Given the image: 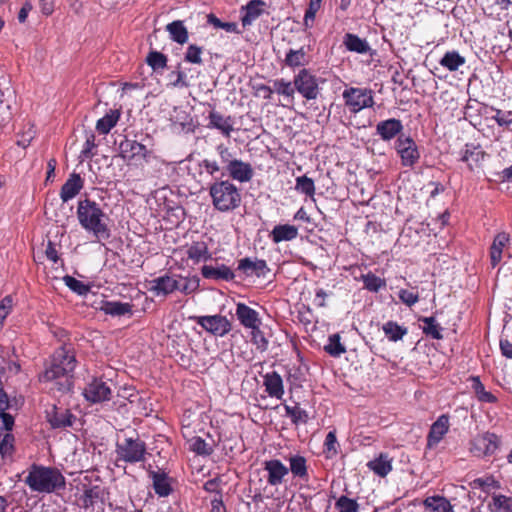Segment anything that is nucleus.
Here are the masks:
<instances>
[{
	"label": "nucleus",
	"mask_w": 512,
	"mask_h": 512,
	"mask_svg": "<svg viewBox=\"0 0 512 512\" xmlns=\"http://www.w3.org/2000/svg\"><path fill=\"white\" fill-rule=\"evenodd\" d=\"M286 416L291 418L294 424L306 423L308 415L305 410L299 406L284 405Z\"/></svg>",
	"instance_id": "50"
},
{
	"label": "nucleus",
	"mask_w": 512,
	"mask_h": 512,
	"mask_svg": "<svg viewBox=\"0 0 512 512\" xmlns=\"http://www.w3.org/2000/svg\"><path fill=\"white\" fill-rule=\"evenodd\" d=\"M101 310L111 316H122L132 311V305L119 301H106L103 303Z\"/></svg>",
	"instance_id": "34"
},
{
	"label": "nucleus",
	"mask_w": 512,
	"mask_h": 512,
	"mask_svg": "<svg viewBox=\"0 0 512 512\" xmlns=\"http://www.w3.org/2000/svg\"><path fill=\"white\" fill-rule=\"evenodd\" d=\"M285 65L290 68H297L308 64L307 50L305 47L290 49L285 56Z\"/></svg>",
	"instance_id": "29"
},
{
	"label": "nucleus",
	"mask_w": 512,
	"mask_h": 512,
	"mask_svg": "<svg viewBox=\"0 0 512 512\" xmlns=\"http://www.w3.org/2000/svg\"><path fill=\"white\" fill-rule=\"evenodd\" d=\"M149 475L152 478L153 488L157 495L166 497L171 493L172 488L169 478L164 471H150Z\"/></svg>",
	"instance_id": "26"
},
{
	"label": "nucleus",
	"mask_w": 512,
	"mask_h": 512,
	"mask_svg": "<svg viewBox=\"0 0 512 512\" xmlns=\"http://www.w3.org/2000/svg\"><path fill=\"white\" fill-rule=\"evenodd\" d=\"M25 483L32 491L39 493H52L66 486L65 477L57 468L36 464L31 466Z\"/></svg>",
	"instance_id": "3"
},
{
	"label": "nucleus",
	"mask_w": 512,
	"mask_h": 512,
	"mask_svg": "<svg viewBox=\"0 0 512 512\" xmlns=\"http://www.w3.org/2000/svg\"><path fill=\"white\" fill-rule=\"evenodd\" d=\"M13 300L11 296H6L0 301V327L3 324V321L8 316L12 309Z\"/></svg>",
	"instance_id": "59"
},
{
	"label": "nucleus",
	"mask_w": 512,
	"mask_h": 512,
	"mask_svg": "<svg viewBox=\"0 0 512 512\" xmlns=\"http://www.w3.org/2000/svg\"><path fill=\"white\" fill-rule=\"evenodd\" d=\"M488 508L491 512H512V497L495 494L488 503Z\"/></svg>",
	"instance_id": "36"
},
{
	"label": "nucleus",
	"mask_w": 512,
	"mask_h": 512,
	"mask_svg": "<svg viewBox=\"0 0 512 512\" xmlns=\"http://www.w3.org/2000/svg\"><path fill=\"white\" fill-rule=\"evenodd\" d=\"M472 388L476 394V397L479 401L485 403H494L497 398L489 391L485 390L484 385L480 381L479 377H472Z\"/></svg>",
	"instance_id": "43"
},
{
	"label": "nucleus",
	"mask_w": 512,
	"mask_h": 512,
	"mask_svg": "<svg viewBox=\"0 0 512 512\" xmlns=\"http://www.w3.org/2000/svg\"><path fill=\"white\" fill-rule=\"evenodd\" d=\"M382 330L386 338L391 342L401 340L408 333V329L405 326L399 325L397 322L392 320L384 323Z\"/></svg>",
	"instance_id": "31"
},
{
	"label": "nucleus",
	"mask_w": 512,
	"mask_h": 512,
	"mask_svg": "<svg viewBox=\"0 0 512 512\" xmlns=\"http://www.w3.org/2000/svg\"><path fill=\"white\" fill-rule=\"evenodd\" d=\"M298 236V228L290 224H280L274 226L270 233V238L274 243L283 241H292Z\"/></svg>",
	"instance_id": "24"
},
{
	"label": "nucleus",
	"mask_w": 512,
	"mask_h": 512,
	"mask_svg": "<svg viewBox=\"0 0 512 512\" xmlns=\"http://www.w3.org/2000/svg\"><path fill=\"white\" fill-rule=\"evenodd\" d=\"M120 118V111L110 110L104 117L100 118L96 123V130L100 134H108L113 127L116 126Z\"/></svg>",
	"instance_id": "32"
},
{
	"label": "nucleus",
	"mask_w": 512,
	"mask_h": 512,
	"mask_svg": "<svg viewBox=\"0 0 512 512\" xmlns=\"http://www.w3.org/2000/svg\"><path fill=\"white\" fill-rule=\"evenodd\" d=\"M398 296L399 299L409 307L415 305L419 301L418 294L407 289H401Z\"/></svg>",
	"instance_id": "58"
},
{
	"label": "nucleus",
	"mask_w": 512,
	"mask_h": 512,
	"mask_svg": "<svg viewBox=\"0 0 512 512\" xmlns=\"http://www.w3.org/2000/svg\"><path fill=\"white\" fill-rule=\"evenodd\" d=\"M227 169L230 176L239 182H248L253 177V169L249 163L233 160L228 164Z\"/></svg>",
	"instance_id": "21"
},
{
	"label": "nucleus",
	"mask_w": 512,
	"mask_h": 512,
	"mask_svg": "<svg viewBox=\"0 0 512 512\" xmlns=\"http://www.w3.org/2000/svg\"><path fill=\"white\" fill-rule=\"evenodd\" d=\"M210 195L214 206L218 210L224 211V181L215 182L210 188Z\"/></svg>",
	"instance_id": "46"
},
{
	"label": "nucleus",
	"mask_w": 512,
	"mask_h": 512,
	"mask_svg": "<svg viewBox=\"0 0 512 512\" xmlns=\"http://www.w3.org/2000/svg\"><path fill=\"white\" fill-rule=\"evenodd\" d=\"M486 152L482 150L480 145L466 144L461 151V161L467 163L470 171L479 168L484 161Z\"/></svg>",
	"instance_id": "14"
},
{
	"label": "nucleus",
	"mask_w": 512,
	"mask_h": 512,
	"mask_svg": "<svg viewBox=\"0 0 512 512\" xmlns=\"http://www.w3.org/2000/svg\"><path fill=\"white\" fill-rule=\"evenodd\" d=\"M63 281L65 285L71 289L73 292L77 293L78 295H86L90 288L88 285L84 284L83 282L77 280L76 278L66 275L63 277Z\"/></svg>",
	"instance_id": "51"
},
{
	"label": "nucleus",
	"mask_w": 512,
	"mask_h": 512,
	"mask_svg": "<svg viewBox=\"0 0 512 512\" xmlns=\"http://www.w3.org/2000/svg\"><path fill=\"white\" fill-rule=\"evenodd\" d=\"M396 150L401 158V163L403 166L411 167L420 158L417 145L415 141L409 136L401 135L398 137L396 141Z\"/></svg>",
	"instance_id": "9"
},
{
	"label": "nucleus",
	"mask_w": 512,
	"mask_h": 512,
	"mask_svg": "<svg viewBox=\"0 0 512 512\" xmlns=\"http://www.w3.org/2000/svg\"><path fill=\"white\" fill-rule=\"evenodd\" d=\"M511 115H512L511 111H509L505 114L500 109H497L496 114L492 118L496 121V123L499 126L507 127L512 124V118H508Z\"/></svg>",
	"instance_id": "63"
},
{
	"label": "nucleus",
	"mask_w": 512,
	"mask_h": 512,
	"mask_svg": "<svg viewBox=\"0 0 512 512\" xmlns=\"http://www.w3.org/2000/svg\"><path fill=\"white\" fill-rule=\"evenodd\" d=\"M95 139V134L92 131L86 132V140L81 151L83 158H92L94 156L92 150L96 147Z\"/></svg>",
	"instance_id": "57"
},
{
	"label": "nucleus",
	"mask_w": 512,
	"mask_h": 512,
	"mask_svg": "<svg viewBox=\"0 0 512 512\" xmlns=\"http://www.w3.org/2000/svg\"><path fill=\"white\" fill-rule=\"evenodd\" d=\"M76 367L74 353L61 346L53 353L49 366L40 375L41 381H56L57 389L68 392L73 387L72 373Z\"/></svg>",
	"instance_id": "1"
},
{
	"label": "nucleus",
	"mask_w": 512,
	"mask_h": 512,
	"mask_svg": "<svg viewBox=\"0 0 512 512\" xmlns=\"http://www.w3.org/2000/svg\"><path fill=\"white\" fill-rule=\"evenodd\" d=\"M222 486H223L222 478L220 475H217L214 478L209 479L208 481L205 482L204 489L208 493L215 494V497H220V496H222V493H221Z\"/></svg>",
	"instance_id": "54"
},
{
	"label": "nucleus",
	"mask_w": 512,
	"mask_h": 512,
	"mask_svg": "<svg viewBox=\"0 0 512 512\" xmlns=\"http://www.w3.org/2000/svg\"><path fill=\"white\" fill-rule=\"evenodd\" d=\"M84 181L77 173H72L63 184L60 191V198L63 202H67L74 198L83 188Z\"/></svg>",
	"instance_id": "19"
},
{
	"label": "nucleus",
	"mask_w": 512,
	"mask_h": 512,
	"mask_svg": "<svg viewBox=\"0 0 512 512\" xmlns=\"http://www.w3.org/2000/svg\"><path fill=\"white\" fill-rule=\"evenodd\" d=\"M207 245L203 241L193 242L186 251L188 259L194 263H199L202 260L207 259Z\"/></svg>",
	"instance_id": "40"
},
{
	"label": "nucleus",
	"mask_w": 512,
	"mask_h": 512,
	"mask_svg": "<svg viewBox=\"0 0 512 512\" xmlns=\"http://www.w3.org/2000/svg\"><path fill=\"white\" fill-rule=\"evenodd\" d=\"M360 280L363 282L364 288L370 292L377 293L386 287V280L376 276L372 272L362 274Z\"/></svg>",
	"instance_id": "39"
},
{
	"label": "nucleus",
	"mask_w": 512,
	"mask_h": 512,
	"mask_svg": "<svg viewBox=\"0 0 512 512\" xmlns=\"http://www.w3.org/2000/svg\"><path fill=\"white\" fill-rule=\"evenodd\" d=\"M289 471L294 477L306 479L308 477L306 459L300 455H294L289 458Z\"/></svg>",
	"instance_id": "38"
},
{
	"label": "nucleus",
	"mask_w": 512,
	"mask_h": 512,
	"mask_svg": "<svg viewBox=\"0 0 512 512\" xmlns=\"http://www.w3.org/2000/svg\"><path fill=\"white\" fill-rule=\"evenodd\" d=\"M343 43L346 49L351 52L365 54L370 50V46L365 39H361L352 33L345 34Z\"/></svg>",
	"instance_id": "30"
},
{
	"label": "nucleus",
	"mask_w": 512,
	"mask_h": 512,
	"mask_svg": "<svg viewBox=\"0 0 512 512\" xmlns=\"http://www.w3.org/2000/svg\"><path fill=\"white\" fill-rule=\"evenodd\" d=\"M111 388L102 379H93L84 389L85 399L91 403H101L111 398Z\"/></svg>",
	"instance_id": "12"
},
{
	"label": "nucleus",
	"mask_w": 512,
	"mask_h": 512,
	"mask_svg": "<svg viewBox=\"0 0 512 512\" xmlns=\"http://www.w3.org/2000/svg\"><path fill=\"white\" fill-rule=\"evenodd\" d=\"M403 129V125L400 120L391 118L384 121H380L376 125V133L384 141H389L398 135Z\"/></svg>",
	"instance_id": "20"
},
{
	"label": "nucleus",
	"mask_w": 512,
	"mask_h": 512,
	"mask_svg": "<svg viewBox=\"0 0 512 512\" xmlns=\"http://www.w3.org/2000/svg\"><path fill=\"white\" fill-rule=\"evenodd\" d=\"M265 2L262 0H251L242 7L241 23L243 28L250 26L264 12Z\"/></svg>",
	"instance_id": "18"
},
{
	"label": "nucleus",
	"mask_w": 512,
	"mask_h": 512,
	"mask_svg": "<svg viewBox=\"0 0 512 512\" xmlns=\"http://www.w3.org/2000/svg\"><path fill=\"white\" fill-rule=\"evenodd\" d=\"M466 60L457 51H448L440 59L439 64L449 71H456L465 64Z\"/></svg>",
	"instance_id": "33"
},
{
	"label": "nucleus",
	"mask_w": 512,
	"mask_h": 512,
	"mask_svg": "<svg viewBox=\"0 0 512 512\" xmlns=\"http://www.w3.org/2000/svg\"><path fill=\"white\" fill-rule=\"evenodd\" d=\"M424 326H423V332L431 336L433 339L440 340L443 338V335L441 334L442 328L437 323L436 319L434 317H421L419 319Z\"/></svg>",
	"instance_id": "42"
},
{
	"label": "nucleus",
	"mask_w": 512,
	"mask_h": 512,
	"mask_svg": "<svg viewBox=\"0 0 512 512\" xmlns=\"http://www.w3.org/2000/svg\"><path fill=\"white\" fill-rule=\"evenodd\" d=\"M509 241V235L505 232L498 233L490 248L491 264L495 267L502 259L503 249Z\"/></svg>",
	"instance_id": "28"
},
{
	"label": "nucleus",
	"mask_w": 512,
	"mask_h": 512,
	"mask_svg": "<svg viewBox=\"0 0 512 512\" xmlns=\"http://www.w3.org/2000/svg\"><path fill=\"white\" fill-rule=\"evenodd\" d=\"M265 392L271 397L281 400L284 396V385L282 377L275 371L268 372L263 376Z\"/></svg>",
	"instance_id": "15"
},
{
	"label": "nucleus",
	"mask_w": 512,
	"mask_h": 512,
	"mask_svg": "<svg viewBox=\"0 0 512 512\" xmlns=\"http://www.w3.org/2000/svg\"><path fill=\"white\" fill-rule=\"evenodd\" d=\"M202 275L206 279L221 280L224 279V268L204 265L201 269Z\"/></svg>",
	"instance_id": "55"
},
{
	"label": "nucleus",
	"mask_w": 512,
	"mask_h": 512,
	"mask_svg": "<svg viewBox=\"0 0 512 512\" xmlns=\"http://www.w3.org/2000/svg\"><path fill=\"white\" fill-rule=\"evenodd\" d=\"M197 324L213 335H224V318L220 315L197 317Z\"/></svg>",
	"instance_id": "23"
},
{
	"label": "nucleus",
	"mask_w": 512,
	"mask_h": 512,
	"mask_svg": "<svg viewBox=\"0 0 512 512\" xmlns=\"http://www.w3.org/2000/svg\"><path fill=\"white\" fill-rule=\"evenodd\" d=\"M166 30L169 32L170 37L173 41L184 44L188 40V31L180 20L173 21L166 26Z\"/></svg>",
	"instance_id": "35"
},
{
	"label": "nucleus",
	"mask_w": 512,
	"mask_h": 512,
	"mask_svg": "<svg viewBox=\"0 0 512 512\" xmlns=\"http://www.w3.org/2000/svg\"><path fill=\"white\" fill-rule=\"evenodd\" d=\"M273 87L275 93L284 96L290 102L293 101L295 94L293 82L280 78L273 81Z\"/></svg>",
	"instance_id": "41"
},
{
	"label": "nucleus",
	"mask_w": 512,
	"mask_h": 512,
	"mask_svg": "<svg viewBox=\"0 0 512 512\" xmlns=\"http://www.w3.org/2000/svg\"><path fill=\"white\" fill-rule=\"evenodd\" d=\"M368 467L378 476L385 477L392 470L391 459L388 455L380 454L368 463Z\"/></svg>",
	"instance_id": "37"
},
{
	"label": "nucleus",
	"mask_w": 512,
	"mask_h": 512,
	"mask_svg": "<svg viewBox=\"0 0 512 512\" xmlns=\"http://www.w3.org/2000/svg\"><path fill=\"white\" fill-rule=\"evenodd\" d=\"M500 445V439L494 433H484L477 436L471 442V453L479 458L489 457L495 454Z\"/></svg>",
	"instance_id": "8"
},
{
	"label": "nucleus",
	"mask_w": 512,
	"mask_h": 512,
	"mask_svg": "<svg viewBox=\"0 0 512 512\" xmlns=\"http://www.w3.org/2000/svg\"><path fill=\"white\" fill-rule=\"evenodd\" d=\"M77 218L80 225L89 232H92L98 239H108L110 231L106 220V214L99 204L88 198L80 200L77 206Z\"/></svg>",
	"instance_id": "2"
},
{
	"label": "nucleus",
	"mask_w": 512,
	"mask_h": 512,
	"mask_svg": "<svg viewBox=\"0 0 512 512\" xmlns=\"http://www.w3.org/2000/svg\"><path fill=\"white\" fill-rule=\"evenodd\" d=\"M324 350L333 357H339L346 352L345 346L340 342L339 334H332L328 338V343Z\"/></svg>",
	"instance_id": "44"
},
{
	"label": "nucleus",
	"mask_w": 512,
	"mask_h": 512,
	"mask_svg": "<svg viewBox=\"0 0 512 512\" xmlns=\"http://www.w3.org/2000/svg\"><path fill=\"white\" fill-rule=\"evenodd\" d=\"M236 315L240 323L246 328L256 329L260 323L258 313L243 303L237 305Z\"/></svg>",
	"instance_id": "22"
},
{
	"label": "nucleus",
	"mask_w": 512,
	"mask_h": 512,
	"mask_svg": "<svg viewBox=\"0 0 512 512\" xmlns=\"http://www.w3.org/2000/svg\"><path fill=\"white\" fill-rule=\"evenodd\" d=\"M118 149L119 156L128 163L132 161L146 160L149 154L145 145L126 137L119 143Z\"/></svg>",
	"instance_id": "10"
},
{
	"label": "nucleus",
	"mask_w": 512,
	"mask_h": 512,
	"mask_svg": "<svg viewBox=\"0 0 512 512\" xmlns=\"http://www.w3.org/2000/svg\"><path fill=\"white\" fill-rule=\"evenodd\" d=\"M147 64L154 70L163 69L167 65V57L158 51H151L146 58Z\"/></svg>",
	"instance_id": "49"
},
{
	"label": "nucleus",
	"mask_w": 512,
	"mask_h": 512,
	"mask_svg": "<svg viewBox=\"0 0 512 512\" xmlns=\"http://www.w3.org/2000/svg\"><path fill=\"white\" fill-rule=\"evenodd\" d=\"M295 190L308 197H313L315 194V183L312 178L306 175L299 176L295 180Z\"/></svg>",
	"instance_id": "45"
},
{
	"label": "nucleus",
	"mask_w": 512,
	"mask_h": 512,
	"mask_svg": "<svg viewBox=\"0 0 512 512\" xmlns=\"http://www.w3.org/2000/svg\"><path fill=\"white\" fill-rule=\"evenodd\" d=\"M449 430V416L441 415L438 419L432 424L428 437H427V445L432 448L436 446L444 437V435Z\"/></svg>",
	"instance_id": "17"
},
{
	"label": "nucleus",
	"mask_w": 512,
	"mask_h": 512,
	"mask_svg": "<svg viewBox=\"0 0 512 512\" xmlns=\"http://www.w3.org/2000/svg\"><path fill=\"white\" fill-rule=\"evenodd\" d=\"M295 90L306 100H315L319 95V83L308 69H301L293 79Z\"/></svg>",
	"instance_id": "7"
},
{
	"label": "nucleus",
	"mask_w": 512,
	"mask_h": 512,
	"mask_svg": "<svg viewBox=\"0 0 512 512\" xmlns=\"http://www.w3.org/2000/svg\"><path fill=\"white\" fill-rule=\"evenodd\" d=\"M241 203V195L233 184L226 182V210L234 209Z\"/></svg>",
	"instance_id": "47"
},
{
	"label": "nucleus",
	"mask_w": 512,
	"mask_h": 512,
	"mask_svg": "<svg viewBox=\"0 0 512 512\" xmlns=\"http://www.w3.org/2000/svg\"><path fill=\"white\" fill-rule=\"evenodd\" d=\"M190 449L197 454H207V444L200 437H194L190 440Z\"/></svg>",
	"instance_id": "61"
},
{
	"label": "nucleus",
	"mask_w": 512,
	"mask_h": 512,
	"mask_svg": "<svg viewBox=\"0 0 512 512\" xmlns=\"http://www.w3.org/2000/svg\"><path fill=\"white\" fill-rule=\"evenodd\" d=\"M335 508L338 512H359V504L357 501L344 495L336 500Z\"/></svg>",
	"instance_id": "48"
},
{
	"label": "nucleus",
	"mask_w": 512,
	"mask_h": 512,
	"mask_svg": "<svg viewBox=\"0 0 512 512\" xmlns=\"http://www.w3.org/2000/svg\"><path fill=\"white\" fill-rule=\"evenodd\" d=\"M46 420L53 429H64L71 427L76 416L67 408L52 405L46 409Z\"/></svg>",
	"instance_id": "11"
},
{
	"label": "nucleus",
	"mask_w": 512,
	"mask_h": 512,
	"mask_svg": "<svg viewBox=\"0 0 512 512\" xmlns=\"http://www.w3.org/2000/svg\"><path fill=\"white\" fill-rule=\"evenodd\" d=\"M210 125L224 132V118L216 112L210 113Z\"/></svg>",
	"instance_id": "64"
},
{
	"label": "nucleus",
	"mask_w": 512,
	"mask_h": 512,
	"mask_svg": "<svg viewBox=\"0 0 512 512\" xmlns=\"http://www.w3.org/2000/svg\"><path fill=\"white\" fill-rule=\"evenodd\" d=\"M199 282L200 280L197 276L183 277L178 274L165 273L149 282V290L156 296H166L175 291H180L187 295L199 288Z\"/></svg>",
	"instance_id": "4"
},
{
	"label": "nucleus",
	"mask_w": 512,
	"mask_h": 512,
	"mask_svg": "<svg viewBox=\"0 0 512 512\" xmlns=\"http://www.w3.org/2000/svg\"><path fill=\"white\" fill-rule=\"evenodd\" d=\"M263 468L266 472L267 483L273 487L280 486L289 474V468L278 459L265 461Z\"/></svg>",
	"instance_id": "13"
},
{
	"label": "nucleus",
	"mask_w": 512,
	"mask_h": 512,
	"mask_svg": "<svg viewBox=\"0 0 512 512\" xmlns=\"http://www.w3.org/2000/svg\"><path fill=\"white\" fill-rule=\"evenodd\" d=\"M146 443L140 438H125L116 444V453L120 460L127 463H137L145 460Z\"/></svg>",
	"instance_id": "5"
},
{
	"label": "nucleus",
	"mask_w": 512,
	"mask_h": 512,
	"mask_svg": "<svg viewBox=\"0 0 512 512\" xmlns=\"http://www.w3.org/2000/svg\"><path fill=\"white\" fill-rule=\"evenodd\" d=\"M185 60L190 63L199 64L201 62V48L196 45H190L185 54Z\"/></svg>",
	"instance_id": "60"
},
{
	"label": "nucleus",
	"mask_w": 512,
	"mask_h": 512,
	"mask_svg": "<svg viewBox=\"0 0 512 512\" xmlns=\"http://www.w3.org/2000/svg\"><path fill=\"white\" fill-rule=\"evenodd\" d=\"M238 270L242 271L246 276L265 277L269 268L266 261L261 259L243 258L238 263Z\"/></svg>",
	"instance_id": "16"
},
{
	"label": "nucleus",
	"mask_w": 512,
	"mask_h": 512,
	"mask_svg": "<svg viewBox=\"0 0 512 512\" xmlns=\"http://www.w3.org/2000/svg\"><path fill=\"white\" fill-rule=\"evenodd\" d=\"M105 489L100 485L86 487L84 485L83 495L81 496L82 506L87 509L93 507L98 501H103Z\"/></svg>",
	"instance_id": "25"
},
{
	"label": "nucleus",
	"mask_w": 512,
	"mask_h": 512,
	"mask_svg": "<svg viewBox=\"0 0 512 512\" xmlns=\"http://www.w3.org/2000/svg\"><path fill=\"white\" fill-rule=\"evenodd\" d=\"M424 507L431 512H454L450 501L443 496L434 495L425 498Z\"/></svg>",
	"instance_id": "27"
},
{
	"label": "nucleus",
	"mask_w": 512,
	"mask_h": 512,
	"mask_svg": "<svg viewBox=\"0 0 512 512\" xmlns=\"http://www.w3.org/2000/svg\"><path fill=\"white\" fill-rule=\"evenodd\" d=\"M320 7L321 0H310L308 9L306 10L304 16V26L306 28H310L313 26L316 13L319 11Z\"/></svg>",
	"instance_id": "53"
},
{
	"label": "nucleus",
	"mask_w": 512,
	"mask_h": 512,
	"mask_svg": "<svg viewBox=\"0 0 512 512\" xmlns=\"http://www.w3.org/2000/svg\"><path fill=\"white\" fill-rule=\"evenodd\" d=\"M14 436L6 433L3 438H0V453L2 457L11 456L14 450Z\"/></svg>",
	"instance_id": "56"
},
{
	"label": "nucleus",
	"mask_w": 512,
	"mask_h": 512,
	"mask_svg": "<svg viewBox=\"0 0 512 512\" xmlns=\"http://www.w3.org/2000/svg\"><path fill=\"white\" fill-rule=\"evenodd\" d=\"M474 488H481L483 490L488 489L489 487H499L497 481H495L492 477L486 478H477L473 481Z\"/></svg>",
	"instance_id": "62"
},
{
	"label": "nucleus",
	"mask_w": 512,
	"mask_h": 512,
	"mask_svg": "<svg viewBox=\"0 0 512 512\" xmlns=\"http://www.w3.org/2000/svg\"><path fill=\"white\" fill-rule=\"evenodd\" d=\"M342 96L345 105L353 113L372 107L374 104L373 94L370 89L349 87L343 91Z\"/></svg>",
	"instance_id": "6"
},
{
	"label": "nucleus",
	"mask_w": 512,
	"mask_h": 512,
	"mask_svg": "<svg viewBox=\"0 0 512 512\" xmlns=\"http://www.w3.org/2000/svg\"><path fill=\"white\" fill-rule=\"evenodd\" d=\"M338 442L334 431H330L325 438L324 453L326 458H333L338 453Z\"/></svg>",
	"instance_id": "52"
}]
</instances>
